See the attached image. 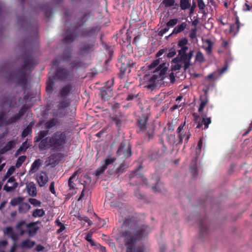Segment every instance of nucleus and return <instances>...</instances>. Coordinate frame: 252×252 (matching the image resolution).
<instances>
[{
  "instance_id": "obj_29",
  "label": "nucleus",
  "mask_w": 252,
  "mask_h": 252,
  "mask_svg": "<svg viewBox=\"0 0 252 252\" xmlns=\"http://www.w3.org/2000/svg\"><path fill=\"white\" fill-rule=\"evenodd\" d=\"M142 168V166L140 165L137 169L135 170L132 171L129 174V177L130 179H132L135 177H137L138 179H141L142 180V181L145 184H147V180L145 178L142 177L141 175L138 174V171Z\"/></svg>"
},
{
  "instance_id": "obj_28",
  "label": "nucleus",
  "mask_w": 252,
  "mask_h": 252,
  "mask_svg": "<svg viewBox=\"0 0 252 252\" xmlns=\"http://www.w3.org/2000/svg\"><path fill=\"white\" fill-rule=\"evenodd\" d=\"M72 86L70 84H66L63 86L60 91V95L63 98H65L68 95L72 90Z\"/></svg>"
},
{
  "instance_id": "obj_54",
  "label": "nucleus",
  "mask_w": 252,
  "mask_h": 252,
  "mask_svg": "<svg viewBox=\"0 0 252 252\" xmlns=\"http://www.w3.org/2000/svg\"><path fill=\"white\" fill-rule=\"evenodd\" d=\"M26 159V157L25 156H20L17 160L15 164L16 166L18 168L20 167L22 165V164L25 162Z\"/></svg>"
},
{
  "instance_id": "obj_5",
  "label": "nucleus",
  "mask_w": 252,
  "mask_h": 252,
  "mask_svg": "<svg viewBox=\"0 0 252 252\" xmlns=\"http://www.w3.org/2000/svg\"><path fill=\"white\" fill-rule=\"evenodd\" d=\"M135 64V63L132 59L123 55L119 59L117 66L120 70L121 75H123L126 72L129 73L131 68L134 67Z\"/></svg>"
},
{
  "instance_id": "obj_2",
  "label": "nucleus",
  "mask_w": 252,
  "mask_h": 252,
  "mask_svg": "<svg viewBox=\"0 0 252 252\" xmlns=\"http://www.w3.org/2000/svg\"><path fill=\"white\" fill-rule=\"evenodd\" d=\"M150 231L149 227L145 224L138 225L134 229L123 230L120 236L124 239L126 252H144L143 247H136V243L147 237Z\"/></svg>"
},
{
  "instance_id": "obj_40",
  "label": "nucleus",
  "mask_w": 252,
  "mask_h": 252,
  "mask_svg": "<svg viewBox=\"0 0 252 252\" xmlns=\"http://www.w3.org/2000/svg\"><path fill=\"white\" fill-rule=\"evenodd\" d=\"M154 178L155 179L156 185H155V186H154L152 187V189H153V191H154L155 192L161 191L160 189H158V188L159 187V186H160V184L159 183V179L158 176L156 174H154L153 175L152 179H153Z\"/></svg>"
},
{
  "instance_id": "obj_4",
  "label": "nucleus",
  "mask_w": 252,
  "mask_h": 252,
  "mask_svg": "<svg viewBox=\"0 0 252 252\" xmlns=\"http://www.w3.org/2000/svg\"><path fill=\"white\" fill-rule=\"evenodd\" d=\"M148 119L147 115H143L137 119L136 125L137 132L143 133L148 137L149 140L154 137L155 127L152 124L148 123Z\"/></svg>"
},
{
  "instance_id": "obj_12",
  "label": "nucleus",
  "mask_w": 252,
  "mask_h": 252,
  "mask_svg": "<svg viewBox=\"0 0 252 252\" xmlns=\"http://www.w3.org/2000/svg\"><path fill=\"white\" fill-rule=\"evenodd\" d=\"M71 58L70 50L67 49L63 51L62 56H59L57 58L54 59L52 62L53 66H58L61 61L64 62H67L70 61Z\"/></svg>"
},
{
  "instance_id": "obj_19",
  "label": "nucleus",
  "mask_w": 252,
  "mask_h": 252,
  "mask_svg": "<svg viewBox=\"0 0 252 252\" xmlns=\"http://www.w3.org/2000/svg\"><path fill=\"white\" fill-rule=\"evenodd\" d=\"M37 222H30L27 226L26 233L30 236H33L37 233L39 227L37 226Z\"/></svg>"
},
{
  "instance_id": "obj_45",
  "label": "nucleus",
  "mask_w": 252,
  "mask_h": 252,
  "mask_svg": "<svg viewBox=\"0 0 252 252\" xmlns=\"http://www.w3.org/2000/svg\"><path fill=\"white\" fill-rule=\"evenodd\" d=\"M197 2V6L200 10L199 12L202 13L203 15L206 14L205 10L206 4L203 0H196Z\"/></svg>"
},
{
  "instance_id": "obj_9",
  "label": "nucleus",
  "mask_w": 252,
  "mask_h": 252,
  "mask_svg": "<svg viewBox=\"0 0 252 252\" xmlns=\"http://www.w3.org/2000/svg\"><path fill=\"white\" fill-rule=\"evenodd\" d=\"M186 125V122L182 124L177 129L176 132L178 134V142L176 145L182 144L183 143V138L185 137V142L187 143L191 136V133L189 130L184 132V126Z\"/></svg>"
},
{
  "instance_id": "obj_13",
  "label": "nucleus",
  "mask_w": 252,
  "mask_h": 252,
  "mask_svg": "<svg viewBox=\"0 0 252 252\" xmlns=\"http://www.w3.org/2000/svg\"><path fill=\"white\" fill-rule=\"evenodd\" d=\"M165 64L163 63L158 66L155 72L158 74H155L153 75V77H156V79H158V80H163L166 77V72L168 70V68L165 66Z\"/></svg>"
},
{
  "instance_id": "obj_49",
  "label": "nucleus",
  "mask_w": 252,
  "mask_h": 252,
  "mask_svg": "<svg viewBox=\"0 0 252 252\" xmlns=\"http://www.w3.org/2000/svg\"><path fill=\"white\" fill-rule=\"evenodd\" d=\"M205 60V59L201 51H198L195 56V61L199 63H202Z\"/></svg>"
},
{
  "instance_id": "obj_20",
  "label": "nucleus",
  "mask_w": 252,
  "mask_h": 252,
  "mask_svg": "<svg viewBox=\"0 0 252 252\" xmlns=\"http://www.w3.org/2000/svg\"><path fill=\"white\" fill-rule=\"evenodd\" d=\"M3 232L4 235H7L15 242H16L18 239L17 235L11 226H7L5 227L3 229Z\"/></svg>"
},
{
  "instance_id": "obj_18",
  "label": "nucleus",
  "mask_w": 252,
  "mask_h": 252,
  "mask_svg": "<svg viewBox=\"0 0 252 252\" xmlns=\"http://www.w3.org/2000/svg\"><path fill=\"white\" fill-rule=\"evenodd\" d=\"M18 184L15 181V179L14 177H10L7 183L4 185L3 189L7 192L12 191L14 190L17 187Z\"/></svg>"
},
{
  "instance_id": "obj_48",
  "label": "nucleus",
  "mask_w": 252,
  "mask_h": 252,
  "mask_svg": "<svg viewBox=\"0 0 252 252\" xmlns=\"http://www.w3.org/2000/svg\"><path fill=\"white\" fill-rule=\"evenodd\" d=\"M45 215V211L42 209H36L33 211V217H42Z\"/></svg>"
},
{
  "instance_id": "obj_36",
  "label": "nucleus",
  "mask_w": 252,
  "mask_h": 252,
  "mask_svg": "<svg viewBox=\"0 0 252 252\" xmlns=\"http://www.w3.org/2000/svg\"><path fill=\"white\" fill-rule=\"evenodd\" d=\"M78 173V171H76L69 177L68 181V186L70 189H75L76 185L74 182V180Z\"/></svg>"
},
{
  "instance_id": "obj_61",
  "label": "nucleus",
  "mask_w": 252,
  "mask_h": 252,
  "mask_svg": "<svg viewBox=\"0 0 252 252\" xmlns=\"http://www.w3.org/2000/svg\"><path fill=\"white\" fill-rule=\"evenodd\" d=\"M169 142L173 144H176L178 142V139L176 140L175 135L170 134L168 136Z\"/></svg>"
},
{
  "instance_id": "obj_25",
  "label": "nucleus",
  "mask_w": 252,
  "mask_h": 252,
  "mask_svg": "<svg viewBox=\"0 0 252 252\" xmlns=\"http://www.w3.org/2000/svg\"><path fill=\"white\" fill-rule=\"evenodd\" d=\"M202 121L201 123H198V124L196 126V128H200L203 125H204V129H205L208 127L209 125L210 124H211V117L207 118V115L206 114H202Z\"/></svg>"
},
{
  "instance_id": "obj_39",
  "label": "nucleus",
  "mask_w": 252,
  "mask_h": 252,
  "mask_svg": "<svg viewBox=\"0 0 252 252\" xmlns=\"http://www.w3.org/2000/svg\"><path fill=\"white\" fill-rule=\"evenodd\" d=\"M48 180V177L46 175H40L37 178V182L40 187H43L47 183Z\"/></svg>"
},
{
  "instance_id": "obj_42",
  "label": "nucleus",
  "mask_w": 252,
  "mask_h": 252,
  "mask_svg": "<svg viewBox=\"0 0 252 252\" xmlns=\"http://www.w3.org/2000/svg\"><path fill=\"white\" fill-rule=\"evenodd\" d=\"M188 43V40L186 37H183L181 39H180L177 44V46L178 47L181 49L184 48H189L187 45Z\"/></svg>"
},
{
  "instance_id": "obj_24",
  "label": "nucleus",
  "mask_w": 252,
  "mask_h": 252,
  "mask_svg": "<svg viewBox=\"0 0 252 252\" xmlns=\"http://www.w3.org/2000/svg\"><path fill=\"white\" fill-rule=\"evenodd\" d=\"M199 232L200 237L207 234L208 232L207 226L206 224L205 219L204 220H200L199 221Z\"/></svg>"
},
{
  "instance_id": "obj_55",
  "label": "nucleus",
  "mask_w": 252,
  "mask_h": 252,
  "mask_svg": "<svg viewBox=\"0 0 252 252\" xmlns=\"http://www.w3.org/2000/svg\"><path fill=\"white\" fill-rule=\"evenodd\" d=\"M55 223L57 226H60V228L57 230V232L58 233H60L65 230V226L59 220H55Z\"/></svg>"
},
{
  "instance_id": "obj_63",
  "label": "nucleus",
  "mask_w": 252,
  "mask_h": 252,
  "mask_svg": "<svg viewBox=\"0 0 252 252\" xmlns=\"http://www.w3.org/2000/svg\"><path fill=\"white\" fill-rule=\"evenodd\" d=\"M196 33L197 29L196 28L191 29L189 34V37L192 39H194L196 37Z\"/></svg>"
},
{
  "instance_id": "obj_23",
  "label": "nucleus",
  "mask_w": 252,
  "mask_h": 252,
  "mask_svg": "<svg viewBox=\"0 0 252 252\" xmlns=\"http://www.w3.org/2000/svg\"><path fill=\"white\" fill-rule=\"evenodd\" d=\"M187 25V23L186 22H182L174 28L172 32L168 36H171L173 34H177L183 32L186 29Z\"/></svg>"
},
{
  "instance_id": "obj_34",
  "label": "nucleus",
  "mask_w": 252,
  "mask_h": 252,
  "mask_svg": "<svg viewBox=\"0 0 252 252\" xmlns=\"http://www.w3.org/2000/svg\"><path fill=\"white\" fill-rule=\"evenodd\" d=\"M31 208V205L28 203L22 202L18 206V212L21 214H25Z\"/></svg>"
},
{
  "instance_id": "obj_31",
  "label": "nucleus",
  "mask_w": 252,
  "mask_h": 252,
  "mask_svg": "<svg viewBox=\"0 0 252 252\" xmlns=\"http://www.w3.org/2000/svg\"><path fill=\"white\" fill-rule=\"evenodd\" d=\"M27 192L28 194L35 197L37 195V190L35 184L33 183H30L27 186Z\"/></svg>"
},
{
  "instance_id": "obj_10",
  "label": "nucleus",
  "mask_w": 252,
  "mask_h": 252,
  "mask_svg": "<svg viewBox=\"0 0 252 252\" xmlns=\"http://www.w3.org/2000/svg\"><path fill=\"white\" fill-rule=\"evenodd\" d=\"M113 80L106 82V85L100 89L99 95L102 99L104 101L108 100L113 96V90L111 86L113 85Z\"/></svg>"
},
{
  "instance_id": "obj_3",
  "label": "nucleus",
  "mask_w": 252,
  "mask_h": 252,
  "mask_svg": "<svg viewBox=\"0 0 252 252\" xmlns=\"http://www.w3.org/2000/svg\"><path fill=\"white\" fill-rule=\"evenodd\" d=\"M32 65V57L29 55L24 58L21 67L16 68L8 72L7 78L9 80L14 81L23 89H26L28 82L27 72L31 70Z\"/></svg>"
},
{
  "instance_id": "obj_59",
  "label": "nucleus",
  "mask_w": 252,
  "mask_h": 252,
  "mask_svg": "<svg viewBox=\"0 0 252 252\" xmlns=\"http://www.w3.org/2000/svg\"><path fill=\"white\" fill-rule=\"evenodd\" d=\"M163 3L166 7H170L174 5L175 0H163Z\"/></svg>"
},
{
  "instance_id": "obj_22",
  "label": "nucleus",
  "mask_w": 252,
  "mask_h": 252,
  "mask_svg": "<svg viewBox=\"0 0 252 252\" xmlns=\"http://www.w3.org/2000/svg\"><path fill=\"white\" fill-rule=\"evenodd\" d=\"M27 225L28 224L23 220H20L17 223L15 228L19 232L20 235H23L26 233Z\"/></svg>"
},
{
  "instance_id": "obj_7",
  "label": "nucleus",
  "mask_w": 252,
  "mask_h": 252,
  "mask_svg": "<svg viewBox=\"0 0 252 252\" xmlns=\"http://www.w3.org/2000/svg\"><path fill=\"white\" fill-rule=\"evenodd\" d=\"M74 72L70 68H60L56 70L55 76L62 81H71L74 78Z\"/></svg>"
},
{
  "instance_id": "obj_8",
  "label": "nucleus",
  "mask_w": 252,
  "mask_h": 252,
  "mask_svg": "<svg viewBox=\"0 0 252 252\" xmlns=\"http://www.w3.org/2000/svg\"><path fill=\"white\" fill-rule=\"evenodd\" d=\"M100 30L101 27L99 26L83 28L80 30L79 35L82 38H94L100 32Z\"/></svg>"
},
{
  "instance_id": "obj_46",
  "label": "nucleus",
  "mask_w": 252,
  "mask_h": 252,
  "mask_svg": "<svg viewBox=\"0 0 252 252\" xmlns=\"http://www.w3.org/2000/svg\"><path fill=\"white\" fill-rule=\"evenodd\" d=\"M54 84L55 82L53 79L49 78L46 82V91L48 93L51 92L53 91Z\"/></svg>"
},
{
  "instance_id": "obj_41",
  "label": "nucleus",
  "mask_w": 252,
  "mask_h": 252,
  "mask_svg": "<svg viewBox=\"0 0 252 252\" xmlns=\"http://www.w3.org/2000/svg\"><path fill=\"white\" fill-rule=\"evenodd\" d=\"M139 93L136 92L134 89L131 91L130 93L127 95V97L126 98V101H131L133 100L134 98H136L139 95Z\"/></svg>"
},
{
  "instance_id": "obj_43",
  "label": "nucleus",
  "mask_w": 252,
  "mask_h": 252,
  "mask_svg": "<svg viewBox=\"0 0 252 252\" xmlns=\"http://www.w3.org/2000/svg\"><path fill=\"white\" fill-rule=\"evenodd\" d=\"M23 200L24 198L22 197L19 196L17 197H15L11 200L10 204L12 206H15L16 205H18L19 206V204H21V203L23 201Z\"/></svg>"
},
{
  "instance_id": "obj_16",
  "label": "nucleus",
  "mask_w": 252,
  "mask_h": 252,
  "mask_svg": "<svg viewBox=\"0 0 252 252\" xmlns=\"http://www.w3.org/2000/svg\"><path fill=\"white\" fill-rule=\"evenodd\" d=\"M69 68L72 70L74 72V70H78L80 68L85 67V63L79 57H76L74 59L69 63Z\"/></svg>"
},
{
  "instance_id": "obj_52",
  "label": "nucleus",
  "mask_w": 252,
  "mask_h": 252,
  "mask_svg": "<svg viewBox=\"0 0 252 252\" xmlns=\"http://www.w3.org/2000/svg\"><path fill=\"white\" fill-rule=\"evenodd\" d=\"M29 146L27 145V141L24 142L20 146L19 148L17 150L16 153L17 154H20L22 152H26Z\"/></svg>"
},
{
  "instance_id": "obj_51",
  "label": "nucleus",
  "mask_w": 252,
  "mask_h": 252,
  "mask_svg": "<svg viewBox=\"0 0 252 252\" xmlns=\"http://www.w3.org/2000/svg\"><path fill=\"white\" fill-rule=\"evenodd\" d=\"M168 53L166 56L168 58H171L176 54V48L175 45H174L173 47L168 49Z\"/></svg>"
},
{
  "instance_id": "obj_17",
  "label": "nucleus",
  "mask_w": 252,
  "mask_h": 252,
  "mask_svg": "<svg viewBox=\"0 0 252 252\" xmlns=\"http://www.w3.org/2000/svg\"><path fill=\"white\" fill-rule=\"evenodd\" d=\"M188 58L187 54H186L182 57H175L172 60V62L173 63H183L184 64V69L186 70L191 65V63Z\"/></svg>"
},
{
  "instance_id": "obj_32",
  "label": "nucleus",
  "mask_w": 252,
  "mask_h": 252,
  "mask_svg": "<svg viewBox=\"0 0 252 252\" xmlns=\"http://www.w3.org/2000/svg\"><path fill=\"white\" fill-rule=\"evenodd\" d=\"M38 8L44 10L45 16L47 19H49L53 13L52 9L49 6L48 4H46L45 5H39Z\"/></svg>"
},
{
  "instance_id": "obj_21",
  "label": "nucleus",
  "mask_w": 252,
  "mask_h": 252,
  "mask_svg": "<svg viewBox=\"0 0 252 252\" xmlns=\"http://www.w3.org/2000/svg\"><path fill=\"white\" fill-rule=\"evenodd\" d=\"M202 42L204 44L203 48L205 50L208 55H211L212 52L214 42L210 39H202Z\"/></svg>"
},
{
  "instance_id": "obj_60",
  "label": "nucleus",
  "mask_w": 252,
  "mask_h": 252,
  "mask_svg": "<svg viewBox=\"0 0 252 252\" xmlns=\"http://www.w3.org/2000/svg\"><path fill=\"white\" fill-rule=\"evenodd\" d=\"M29 202L34 206H40L41 204V202L35 198H29Z\"/></svg>"
},
{
  "instance_id": "obj_44",
  "label": "nucleus",
  "mask_w": 252,
  "mask_h": 252,
  "mask_svg": "<svg viewBox=\"0 0 252 252\" xmlns=\"http://www.w3.org/2000/svg\"><path fill=\"white\" fill-rule=\"evenodd\" d=\"M32 132V126L29 125L26 127L23 130L21 134V137L22 138H24L27 137L28 135L31 134Z\"/></svg>"
},
{
  "instance_id": "obj_57",
  "label": "nucleus",
  "mask_w": 252,
  "mask_h": 252,
  "mask_svg": "<svg viewBox=\"0 0 252 252\" xmlns=\"http://www.w3.org/2000/svg\"><path fill=\"white\" fill-rule=\"evenodd\" d=\"M178 19L177 18L170 19L166 23V26L169 28L173 27L178 23Z\"/></svg>"
},
{
  "instance_id": "obj_15",
  "label": "nucleus",
  "mask_w": 252,
  "mask_h": 252,
  "mask_svg": "<svg viewBox=\"0 0 252 252\" xmlns=\"http://www.w3.org/2000/svg\"><path fill=\"white\" fill-rule=\"evenodd\" d=\"M16 98L15 97L9 98L7 97H2L0 98V105L3 108L6 107L9 108L14 104H17Z\"/></svg>"
},
{
  "instance_id": "obj_27",
  "label": "nucleus",
  "mask_w": 252,
  "mask_h": 252,
  "mask_svg": "<svg viewBox=\"0 0 252 252\" xmlns=\"http://www.w3.org/2000/svg\"><path fill=\"white\" fill-rule=\"evenodd\" d=\"M16 145L14 140L9 141L2 148L0 149V154H4L13 149Z\"/></svg>"
},
{
  "instance_id": "obj_1",
  "label": "nucleus",
  "mask_w": 252,
  "mask_h": 252,
  "mask_svg": "<svg viewBox=\"0 0 252 252\" xmlns=\"http://www.w3.org/2000/svg\"><path fill=\"white\" fill-rule=\"evenodd\" d=\"M48 134V130H40L38 135L34 137V142L39 143V149L40 150L62 151L68 140L67 132L66 131L58 130L51 136H47Z\"/></svg>"
},
{
  "instance_id": "obj_62",
  "label": "nucleus",
  "mask_w": 252,
  "mask_h": 252,
  "mask_svg": "<svg viewBox=\"0 0 252 252\" xmlns=\"http://www.w3.org/2000/svg\"><path fill=\"white\" fill-rule=\"evenodd\" d=\"M116 160V158H107L105 160V163L103 164L106 168L108 166L114 162Z\"/></svg>"
},
{
  "instance_id": "obj_38",
  "label": "nucleus",
  "mask_w": 252,
  "mask_h": 252,
  "mask_svg": "<svg viewBox=\"0 0 252 252\" xmlns=\"http://www.w3.org/2000/svg\"><path fill=\"white\" fill-rule=\"evenodd\" d=\"M21 117L18 114H15L10 118L5 119L4 120V124L6 125H10L13 124L14 122L18 120H19Z\"/></svg>"
},
{
  "instance_id": "obj_47",
  "label": "nucleus",
  "mask_w": 252,
  "mask_h": 252,
  "mask_svg": "<svg viewBox=\"0 0 252 252\" xmlns=\"http://www.w3.org/2000/svg\"><path fill=\"white\" fill-rule=\"evenodd\" d=\"M180 6L182 10H186L190 7L189 0H180Z\"/></svg>"
},
{
  "instance_id": "obj_53",
  "label": "nucleus",
  "mask_w": 252,
  "mask_h": 252,
  "mask_svg": "<svg viewBox=\"0 0 252 252\" xmlns=\"http://www.w3.org/2000/svg\"><path fill=\"white\" fill-rule=\"evenodd\" d=\"M30 108V106L27 104H24L20 109L18 114L21 117H22Z\"/></svg>"
},
{
  "instance_id": "obj_50",
  "label": "nucleus",
  "mask_w": 252,
  "mask_h": 252,
  "mask_svg": "<svg viewBox=\"0 0 252 252\" xmlns=\"http://www.w3.org/2000/svg\"><path fill=\"white\" fill-rule=\"evenodd\" d=\"M126 167L124 163H121L116 170V173L119 175L122 174L126 171Z\"/></svg>"
},
{
  "instance_id": "obj_58",
  "label": "nucleus",
  "mask_w": 252,
  "mask_h": 252,
  "mask_svg": "<svg viewBox=\"0 0 252 252\" xmlns=\"http://www.w3.org/2000/svg\"><path fill=\"white\" fill-rule=\"evenodd\" d=\"M85 239L88 242H90V244L92 246H96L95 242L92 239V233H88L87 234Z\"/></svg>"
},
{
  "instance_id": "obj_6",
  "label": "nucleus",
  "mask_w": 252,
  "mask_h": 252,
  "mask_svg": "<svg viewBox=\"0 0 252 252\" xmlns=\"http://www.w3.org/2000/svg\"><path fill=\"white\" fill-rule=\"evenodd\" d=\"M94 40H88L82 41L78 46L79 54L86 56L93 53L95 49V43Z\"/></svg>"
},
{
  "instance_id": "obj_11",
  "label": "nucleus",
  "mask_w": 252,
  "mask_h": 252,
  "mask_svg": "<svg viewBox=\"0 0 252 252\" xmlns=\"http://www.w3.org/2000/svg\"><path fill=\"white\" fill-rule=\"evenodd\" d=\"M118 156H123V158H126L131 155V147L126 141H122L117 152Z\"/></svg>"
},
{
  "instance_id": "obj_35",
  "label": "nucleus",
  "mask_w": 252,
  "mask_h": 252,
  "mask_svg": "<svg viewBox=\"0 0 252 252\" xmlns=\"http://www.w3.org/2000/svg\"><path fill=\"white\" fill-rule=\"evenodd\" d=\"M70 105L69 101L66 98H63L62 101L59 102L57 105V110L59 112L62 110L64 109Z\"/></svg>"
},
{
  "instance_id": "obj_30",
  "label": "nucleus",
  "mask_w": 252,
  "mask_h": 252,
  "mask_svg": "<svg viewBox=\"0 0 252 252\" xmlns=\"http://www.w3.org/2000/svg\"><path fill=\"white\" fill-rule=\"evenodd\" d=\"M35 244V242L31 240L30 239H27L23 241L20 245V247L22 249H31Z\"/></svg>"
},
{
  "instance_id": "obj_26",
  "label": "nucleus",
  "mask_w": 252,
  "mask_h": 252,
  "mask_svg": "<svg viewBox=\"0 0 252 252\" xmlns=\"http://www.w3.org/2000/svg\"><path fill=\"white\" fill-rule=\"evenodd\" d=\"M59 122L57 118H51L48 120L45 124V127L46 128L45 130H48L57 126L59 124Z\"/></svg>"
},
{
  "instance_id": "obj_64",
  "label": "nucleus",
  "mask_w": 252,
  "mask_h": 252,
  "mask_svg": "<svg viewBox=\"0 0 252 252\" xmlns=\"http://www.w3.org/2000/svg\"><path fill=\"white\" fill-rule=\"evenodd\" d=\"M160 61L159 59H157L154 60L149 65V68L150 69H154L156 67H157Z\"/></svg>"
},
{
  "instance_id": "obj_14",
  "label": "nucleus",
  "mask_w": 252,
  "mask_h": 252,
  "mask_svg": "<svg viewBox=\"0 0 252 252\" xmlns=\"http://www.w3.org/2000/svg\"><path fill=\"white\" fill-rule=\"evenodd\" d=\"M77 36V33L76 30H71L68 29L66 32L63 38V42L65 44H69L73 42Z\"/></svg>"
},
{
  "instance_id": "obj_56",
  "label": "nucleus",
  "mask_w": 252,
  "mask_h": 252,
  "mask_svg": "<svg viewBox=\"0 0 252 252\" xmlns=\"http://www.w3.org/2000/svg\"><path fill=\"white\" fill-rule=\"evenodd\" d=\"M106 169L107 168L104 165L102 166L99 167L95 172V175L98 177L102 174Z\"/></svg>"
},
{
  "instance_id": "obj_33",
  "label": "nucleus",
  "mask_w": 252,
  "mask_h": 252,
  "mask_svg": "<svg viewBox=\"0 0 252 252\" xmlns=\"http://www.w3.org/2000/svg\"><path fill=\"white\" fill-rule=\"evenodd\" d=\"M42 160L38 158L35 160L31 165L30 172L32 173L36 172L39 169Z\"/></svg>"
},
{
  "instance_id": "obj_37",
  "label": "nucleus",
  "mask_w": 252,
  "mask_h": 252,
  "mask_svg": "<svg viewBox=\"0 0 252 252\" xmlns=\"http://www.w3.org/2000/svg\"><path fill=\"white\" fill-rule=\"evenodd\" d=\"M200 104L198 108L199 112H201L206 105L208 103L209 100L206 95H203L200 96Z\"/></svg>"
}]
</instances>
